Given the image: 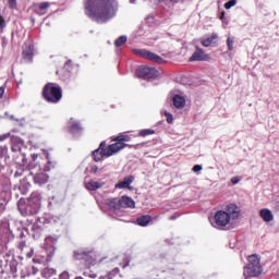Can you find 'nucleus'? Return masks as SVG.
Returning <instances> with one entry per match:
<instances>
[{"instance_id": "36", "label": "nucleus", "mask_w": 279, "mask_h": 279, "mask_svg": "<svg viewBox=\"0 0 279 279\" xmlns=\"http://www.w3.org/2000/svg\"><path fill=\"white\" fill-rule=\"evenodd\" d=\"M7 138H10V133L0 135V143H3V141H7Z\"/></svg>"}, {"instance_id": "38", "label": "nucleus", "mask_w": 279, "mask_h": 279, "mask_svg": "<svg viewBox=\"0 0 279 279\" xmlns=\"http://www.w3.org/2000/svg\"><path fill=\"white\" fill-rule=\"evenodd\" d=\"M47 8H49V2H43V3H40V5H39V9H40V10H47Z\"/></svg>"}, {"instance_id": "19", "label": "nucleus", "mask_w": 279, "mask_h": 279, "mask_svg": "<svg viewBox=\"0 0 279 279\" xmlns=\"http://www.w3.org/2000/svg\"><path fill=\"white\" fill-rule=\"evenodd\" d=\"M259 216L266 223L271 222V220L274 219V214L267 208L260 209Z\"/></svg>"}, {"instance_id": "26", "label": "nucleus", "mask_w": 279, "mask_h": 279, "mask_svg": "<svg viewBox=\"0 0 279 279\" xmlns=\"http://www.w3.org/2000/svg\"><path fill=\"white\" fill-rule=\"evenodd\" d=\"M215 40H217V35H213L206 39H203L202 45H203V47H210V45H213V43H215Z\"/></svg>"}, {"instance_id": "15", "label": "nucleus", "mask_w": 279, "mask_h": 279, "mask_svg": "<svg viewBox=\"0 0 279 279\" xmlns=\"http://www.w3.org/2000/svg\"><path fill=\"white\" fill-rule=\"evenodd\" d=\"M95 162H101L106 156V142H101L99 148L93 153Z\"/></svg>"}, {"instance_id": "27", "label": "nucleus", "mask_w": 279, "mask_h": 279, "mask_svg": "<svg viewBox=\"0 0 279 279\" xmlns=\"http://www.w3.org/2000/svg\"><path fill=\"white\" fill-rule=\"evenodd\" d=\"M128 43V36L122 35L118 39L114 40L116 47H123Z\"/></svg>"}, {"instance_id": "42", "label": "nucleus", "mask_w": 279, "mask_h": 279, "mask_svg": "<svg viewBox=\"0 0 279 279\" xmlns=\"http://www.w3.org/2000/svg\"><path fill=\"white\" fill-rule=\"evenodd\" d=\"M10 8H14L16 5V0H9Z\"/></svg>"}, {"instance_id": "7", "label": "nucleus", "mask_w": 279, "mask_h": 279, "mask_svg": "<svg viewBox=\"0 0 279 279\" xmlns=\"http://www.w3.org/2000/svg\"><path fill=\"white\" fill-rule=\"evenodd\" d=\"M75 260H85L86 267H93L97 263V253L93 251L77 250L74 251Z\"/></svg>"}, {"instance_id": "51", "label": "nucleus", "mask_w": 279, "mask_h": 279, "mask_svg": "<svg viewBox=\"0 0 279 279\" xmlns=\"http://www.w3.org/2000/svg\"><path fill=\"white\" fill-rule=\"evenodd\" d=\"M170 219H171V220L175 219V216H171Z\"/></svg>"}, {"instance_id": "4", "label": "nucleus", "mask_w": 279, "mask_h": 279, "mask_svg": "<svg viewBox=\"0 0 279 279\" xmlns=\"http://www.w3.org/2000/svg\"><path fill=\"white\" fill-rule=\"evenodd\" d=\"M260 274H263V267L260 266V258L258 255L248 256V264L244 267V278H258Z\"/></svg>"}, {"instance_id": "49", "label": "nucleus", "mask_w": 279, "mask_h": 279, "mask_svg": "<svg viewBox=\"0 0 279 279\" xmlns=\"http://www.w3.org/2000/svg\"><path fill=\"white\" fill-rule=\"evenodd\" d=\"M137 0H129L130 3L134 4Z\"/></svg>"}, {"instance_id": "39", "label": "nucleus", "mask_w": 279, "mask_h": 279, "mask_svg": "<svg viewBox=\"0 0 279 279\" xmlns=\"http://www.w3.org/2000/svg\"><path fill=\"white\" fill-rule=\"evenodd\" d=\"M70 276H69V272L68 271H63L61 275H60V279H69Z\"/></svg>"}, {"instance_id": "50", "label": "nucleus", "mask_w": 279, "mask_h": 279, "mask_svg": "<svg viewBox=\"0 0 279 279\" xmlns=\"http://www.w3.org/2000/svg\"><path fill=\"white\" fill-rule=\"evenodd\" d=\"M172 1V3H178V1H180V0H171Z\"/></svg>"}, {"instance_id": "45", "label": "nucleus", "mask_w": 279, "mask_h": 279, "mask_svg": "<svg viewBox=\"0 0 279 279\" xmlns=\"http://www.w3.org/2000/svg\"><path fill=\"white\" fill-rule=\"evenodd\" d=\"M3 93H5V89L3 87H0V99L3 97Z\"/></svg>"}, {"instance_id": "16", "label": "nucleus", "mask_w": 279, "mask_h": 279, "mask_svg": "<svg viewBox=\"0 0 279 279\" xmlns=\"http://www.w3.org/2000/svg\"><path fill=\"white\" fill-rule=\"evenodd\" d=\"M23 145H25V142H23L21 137H17V136L11 137V149L13 153L21 151V149H23Z\"/></svg>"}, {"instance_id": "20", "label": "nucleus", "mask_w": 279, "mask_h": 279, "mask_svg": "<svg viewBox=\"0 0 279 279\" xmlns=\"http://www.w3.org/2000/svg\"><path fill=\"white\" fill-rule=\"evenodd\" d=\"M173 106L181 109L186 106V99L180 95H174L173 97Z\"/></svg>"}, {"instance_id": "12", "label": "nucleus", "mask_w": 279, "mask_h": 279, "mask_svg": "<svg viewBox=\"0 0 279 279\" xmlns=\"http://www.w3.org/2000/svg\"><path fill=\"white\" fill-rule=\"evenodd\" d=\"M210 57L201 48H196L195 52L190 57V62H208Z\"/></svg>"}, {"instance_id": "32", "label": "nucleus", "mask_w": 279, "mask_h": 279, "mask_svg": "<svg viewBox=\"0 0 279 279\" xmlns=\"http://www.w3.org/2000/svg\"><path fill=\"white\" fill-rule=\"evenodd\" d=\"M227 47H228L229 51H232L234 49V38L228 37Z\"/></svg>"}, {"instance_id": "3", "label": "nucleus", "mask_w": 279, "mask_h": 279, "mask_svg": "<svg viewBox=\"0 0 279 279\" xmlns=\"http://www.w3.org/2000/svg\"><path fill=\"white\" fill-rule=\"evenodd\" d=\"M41 199L43 197L38 192H33L27 201L20 199L17 203V208L21 215L23 217H32L33 215H38Z\"/></svg>"}, {"instance_id": "22", "label": "nucleus", "mask_w": 279, "mask_h": 279, "mask_svg": "<svg viewBox=\"0 0 279 279\" xmlns=\"http://www.w3.org/2000/svg\"><path fill=\"white\" fill-rule=\"evenodd\" d=\"M85 186L88 191H97V189H101V186H104V182L89 181L85 184Z\"/></svg>"}, {"instance_id": "33", "label": "nucleus", "mask_w": 279, "mask_h": 279, "mask_svg": "<svg viewBox=\"0 0 279 279\" xmlns=\"http://www.w3.org/2000/svg\"><path fill=\"white\" fill-rule=\"evenodd\" d=\"M236 5V0H230L227 3H225L226 10H230L231 8H234Z\"/></svg>"}, {"instance_id": "8", "label": "nucleus", "mask_w": 279, "mask_h": 279, "mask_svg": "<svg viewBox=\"0 0 279 279\" xmlns=\"http://www.w3.org/2000/svg\"><path fill=\"white\" fill-rule=\"evenodd\" d=\"M133 53L135 56H140V58H145L146 60H151V62H157V64H162V62H165L160 56L145 49H133Z\"/></svg>"}, {"instance_id": "5", "label": "nucleus", "mask_w": 279, "mask_h": 279, "mask_svg": "<svg viewBox=\"0 0 279 279\" xmlns=\"http://www.w3.org/2000/svg\"><path fill=\"white\" fill-rule=\"evenodd\" d=\"M43 95L49 104H58L62 99V88L56 83H48L44 87Z\"/></svg>"}, {"instance_id": "34", "label": "nucleus", "mask_w": 279, "mask_h": 279, "mask_svg": "<svg viewBox=\"0 0 279 279\" xmlns=\"http://www.w3.org/2000/svg\"><path fill=\"white\" fill-rule=\"evenodd\" d=\"M165 117L167 118V123H173V114L165 111Z\"/></svg>"}, {"instance_id": "10", "label": "nucleus", "mask_w": 279, "mask_h": 279, "mask_svg": "<svg viewBox=\"0 0 279 279\" xmlns=\"http://www.w3.org/2000/svg\"><path fill=\"white\" fill-rule=\"evenodd\" d=\"M119 12V2L117 0H106V20L114 19Z\"/></svg>"}, {"instance_id": "40", "label": "nucleus", "mask_w": 279, "mask_h": 279, "mask_svg": "<svg viewBox=\"0 0 279 279\" xmlns=\"http://www.w3.org/2000/svg\"><path fill=\"white\" fill-rule=\"evenodd\" d=\"M239 182H241V179L239 177H234L231 179L232 184H239Z\"/></svg>"}, {"instance_id": "47", "label": "nucleus", "mask_w": 279, "mask_h": 279, "mask_svg": "<svg viewBox=\"0 0 279 279\" xmlns=\"http://www.w3.org/2000/svg\"><path fill=\"white\" fill-rule=\"evenodd\" d=\"M128 265H130V259H129V258L125 259V263H124V265H123V268L128 267Z\"/></svg>"}, {"instance_id": "28", "label": "nucleus", "mask_w": 279, "mask_h": 279, "mask_svg": "<svg viewBox=\"0 0 279 279\" xmlns=\"http://www.w3.org/2000/svg\"><path fill=\"white\" fill-rule=\"evenodd\" d=\"M151 221V218L149 216H141L137 218L138 226H147Z\"/></svg>"}, {"instance_id": "41", "label": "nucleus", "mask_w": 279, "mask_h": 279, "mask_svg": "<svg viewBox=\"0 0 279 279\" xmlns=\"http://www.w3.org/2000/svg\"><path fill=\"white\" fill-rule=\"evenodd\" d=\"M32 274L33 276H36V274H38V268H36V266H32Z\"/></svg>"}, {"instance_id": "48", "label": "nucleus", "mask_w": 279, "mask_h": 279, "mask_svg": "<svg viewBox=\"0 0 279 279\" xmlns=\"http://www.w3.org/2000/svg\"><path fill=\"white\" fill-rule=\"evenodd\" d=\"M89 278H97V275H95V274L89 275Z\"/></svg>"}, {"instance_id": "14", "label": "nucleus", "mask_w": 279, "mask_h": 279, "mask_svg": "<svg viewBox=\"0 0 279 279\" xmlns=\"http://www.w3.org/2000/svg\"><path fill=\"white\" fill-rule=\"evenodd\" d=\"M31 175H33V180L38 186H43V184H47L49 182V174L46 172H37L34 173V171H31Z\"/></svg>"}, {"instance_id": "1", "label": "nucleus", "mask_w": 279, "mask_h": 279, "mask_svg": "<svg viewBox=\"0 0 279 279\" xmlns=\"http://www.w3.org/2000/svg\"><path fill=\"white\" fill-rule=\"evenodd\" d=\"M241 217V209L234 204H228L225 210H218L214 216L215 227L226 228L230 221H236Z\"/></svg>"}, {"instance_id": "23", "label": "nucleus", "mask_w": 279, "mask_h": 279, "mask_svg": "<svg viewBox=\"0 0 279 279\" xmlns=\"http://www.w3.org/2000/svg\"><path fill=\"white\" fill-rule=\"evenodd\" d=\"M113 141L116 143H130L132 141V137L130 135H126L125 133H120L113 138Z\"/></svg>"}, {"instance_id": "46", "label": "nucleus", "mask_w": 279, "mask_h": 279, "mask_svg": "<svg viewBox=\"0 0 279 279\" xmlns=\"http://www.w3.org/2000/svg\"><path fill=\"white\" fill-rule=\"evenodd\" d=\"M2 210H5V205H3V203H0V213H2Z\"/></svg>"}, {"instance_id": "53", "label": "nucleus", "mask_w": 279, "mask_h": 279, "mask_svg": "<svg viewBox=\"0 0 279 279\" xmlns=\"http://www.w3.org/2000/svg\"><path fill=\"white\" fill-rule=\"evenodd\" d=\"M100 279H104V277H101Z\"/></svg>"}, {"instance_id": "6", "label": "nucleus", "mask_w": 279, "mask_h": 279, "mask_svg": "<svg viewBox=\"0 0 279 279\" xmlns=\"http://www.w3.org/2000/svg\"><path fill=\"white\" fill-rule=\"evenodd\" d=\"M110 210H121V208H135L136 202L130 196H122L121 198H110L107 202Z\"/></svg>"}, {"instance_id": "25", "label": "nucleus", "mask_w": 279, "mask_h": 279, "mask_svg": "<svg viewBox=\"0 0 279 279\" xmlns=\"http://www.w3.org/2000/svg\"><path fill=\"white\" fill-rule=\"evenodd\" d=\"M96 202L102 213H106V199L101 195H96Z\"/></svg>"}, {"instance_id": "52", "label": "nucleus", "mask_w": 279, "mask_h": 279, "mask_svg": "<svg viewBox=\"0 0 279 279\" xmlns=\"http://www.w3.org/2000/svg\"><path fill=\"white\" fill-rule=\"evenodd\" d=\"M223 15H225V13H222V16H221V19H223Z\"/></svg>"}, {"instance_id": "44", "label": "nucleus", "mask_w": 279, "mask_h": 279, "mask_svg": "<svg viewBox=\"0 0 279 279\" xmlns=\"http://www.w3.org/2000/svg\"><path fill=\"white\" fill-rule=\"evenodd\" d=\"M90 173H97V166H93V167H92Z\"/></svg>"}, {"instance_id": "29", "label": "nucleus", "mask_w": 279, "mask_h": 279, "mask_svg": "<svg viewBox=\"0 0 279 279\" xmlns=\"http://www.w3.org/2000/svg\"><path fill=\"white\" fill-rule=\"evenodd\" d=\"M0 158H4V160H10V155H8V146H0Z\"/></svg>"}, {"instance_id": "31", "label": "nucleus", "mask_w": 279, "mask_h": 279, "mask_svg": "<svg viewBox=\"0 0 279 279\" xmlns=\"http://www.w3.org/2000/svg\"><path fill=\"white\" fill-rule=\"evenodd\" d=\"M45 153V156H46V159L48 160L47 161V165L45 166L44 168V171H51V167H53V163L51 162V160L49 159V153L44 150Z\"/></svg>"}, {"instance_id": "18", "label": "nucleus", "mask_w": 279, "mask_h": 279, "mask_svg": "<svg viewBox=\"0 0 279 279\" xmlns=\"http://www.w3.org/2000/svg\"><path fill=\"white\" fill-rule=\"evenodd\" d=\"M68 128L72 134H77V132H82V125H80V122L73 119H70Z\"/></svg>"}, {"instance_id": "11", "label": "nucleus", "mask_w": 279, "mask_h": 279, "mask_svg": "<svg viewBox=\"0 0 279 279\" xmlns=\"http://www.w3.org/2000/svg\"><path fill=\"white\" fill-rule=\"evenodd\" d=\"M125 147H130L129 144L116 142L107 147L106 157L110 158V156H114L121 151V149H125Z\"/></svg>"}, {"instance_id": "24", "label": "nucleus", "mask_w": 279, "mask_h": 279, "mask_svg": "<svg viewBox=\"0 0 279 279\" xmlns=\"http://www.w3.org/2000/svg\"><path fill=\"white\" fill-rule=\"evenodd\" d=\"M56 274H57L56 269L49 268V267L44 268L41 271V276L44 278H51V277L56 276Z\"/></svg>"}, {"instance_id": "2", "label": "nucleus", "mask_w": 279, "mask_h": 279, "mask_svg": "<svg viewBox=\"0 0 279 279\" xmlns=\"http://www.w3.org/2000/svg\"><path fill=\"white\" fill-rule=\"evenodd\" d=\"M85 14L96 23H106V0H86Z\"/></svg>"}, {"instance_id": "30", "label": "nucleus", "mask_w": 279, "mask_h": 279, "mask_svg": "<svg viewBox=\"0 0 279 279\" xmlns=\"http://www.w3.org/2000/svg\"><path fill=\"white\" fill-rule=\"evenodd\" d=\"M151 134H156V131L151 129H144L140 131L138 136L145 137V136H151Z\"/></svg>"}, {"instance_id": "21", "label": "nucleus", "mask_w": 279, "mask_h": 279, "mask_svg": "<svg viewBox=\"0 0 279 279\" xmlns=\"http://www.w3.org/2000/svg\"><path fill=\"white\" fill-rule=\"evenodd\" d=\"M23 56L25 60H32V58L34 57V46L32 44L25 46L23 50Z\"/></svg>"}, {"instance_id": "35", "label": "nucleus", "mask_w": 279, "mask_h": 279, "mask_svg": "<svg viewBox=\"0 0 279 279\" xmlns=\"http://www.w3.org/2000/svg\"><path fill=\"white\" fill-rule=\"evenodd\" d=\"M112 276H119V268H116L111 272H109L108 274V279H113Z\"/></svg>"}, {"instance_id": "37", "label": "nucleus", "mask_w": 279, "mask_h": 279, "mask_svg": "<svg viewBox=\"0 0 279 279\" xmlns=\"http://www.w3.org/2000/svg\"><path fill=\"white\" fill-rule=\"evenodd\" d=\"M202 166H199V165H195L194 167H193V171H194V173H199V171H202Z\"/></svg>"}, {"instance_id": "13", "label": "nucleus", "mask_w": 279, "mask_h": 279, "mask_svg": "<svg viewBox=\"0 0 279 279\" xmlns=\"http://www.w3.org/2000/svg\"><path fill=\"white\" fill-rule=\"evenodd\" d=\"M58 241V239H56L54 236H47L45 239V243H44V250L48 252V256H53V252H56V242Z\"/></svg>"}, {"instance_id": "17", "label": "nucleus", "mask_w": 279, "mask_h": 279, "mask_svg": "<svg viewBox=\"0 0 279 279\" xmlns=\"http://www.w3.org/2000/svg\"><path fill=\"white\" fill-rule=\"evenodd\" d=\"M132 182H134V177H125L121 182L116 184V189H129V191H132V187L130 186Z\"/></svg>"}, {"instance_id": "43", "label": "nucleus", "mask_w": 279, "mask_h": 279, "mask_svg": "<svg viewBox=\"0 0 279 279\" xmlns=\"http://www.w3.org/2000/svg\"><path fill=\"white\" fill-rule=\"evenodd\" d=\"M32 160H33V162H36V160H38V154H33Z\"/></svg>"}, {"instance_id": "9", "label": "nucleus", "mask_w": 279, "mask_h": 279, "mask_svg": "<svg viewBox=\"0 0 279 279\" xmlns=\"http://www.w3.org/2000/svg\"><path fill=\"white\" fill-rule=\"evenodd\" d=\"M136 75L141 80H154V77L158 76V70L149 66H140Z\"/></svg>"}]
</instances>
